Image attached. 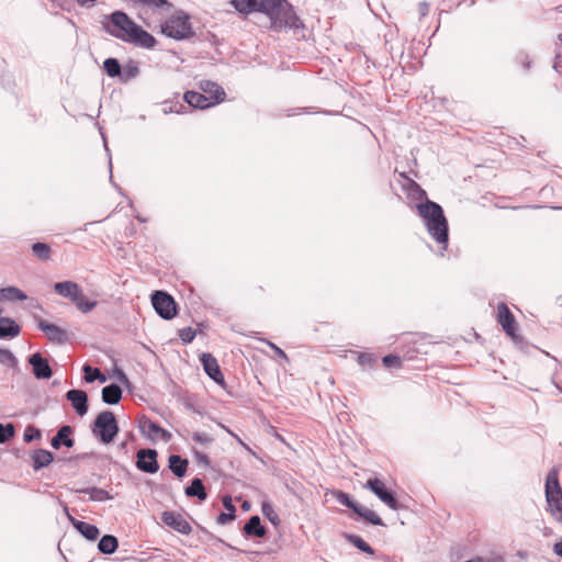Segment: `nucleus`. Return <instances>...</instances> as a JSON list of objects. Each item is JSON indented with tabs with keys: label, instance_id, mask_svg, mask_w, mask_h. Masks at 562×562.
Returning a JSON list of instances; mask_svg holds the SVG:
<instances>
[{
	"label": "nucleus",
	"instance_id": "nucleus-59",
	"mask_svg": "<svg viewBox=\"0 0 562 562\" xmlns=\"http://www.w3.org/2000/svg\"><path fill=\"white\" fill-rule=\"evenodd\" d=\"M419 13L422 16H425L429 12V4L427 2H420L419 3Z\"/></svg>",
	"mask_w": 562,
	"mask_h": 562
},
{
	"label": "nucleus",
	"instance_id": "nucleus-48",
	"mask_svg": "<svg viewBox=\"0 0 562 562\" xmlns=\"http://www.w3.org/2000/svg\"><path fill=\"white\" fill-rule=\"evenodd\" d=\"M382 362L385 368L401 367V358L395 355H387V356L383 357Z\"/></svg>",
	"mask_w": 562,
	"mask_h": 562
},
{
	"label": "nucleus",
	"instance_id": "nucleus-46",
	"mask_svg": "<svg viewBox=\"0 0 562 562\" xmlns=\"http://www.w3.org/2000/svg\"><path fill=\"white\" fill-rule=\"evenodd\" d=\"M554 490H561L559 480L555 473H549L546 480V494Z\"/></svg>",
	"mask_w": 562,
	"mask_h": 562
},
{
	"label": "nucleus",
	"instance_id": "nucleus-14",
	"mask_svg": "<svg viewBox=\"0 0 562 562\" xmlns=\"http://www.w3.org/2000/svg\"><path fill=\"white\" fill-rule=\"evenodd\" d=\"M497 321L509 337H516L517 325L515 317L503 302L497 304Z\"/></svg>",
	"mask_w": 562,
	"mask_h": 562
},
{
	"label": "nucleus",
	"instance_id": "nucleus-2",
	"mask_svg": "<svg viewBox=\"0 0 562 562\" xmlns=\"http://www.w3.org/2000/svg\"><path fill=\"white\" fill-rule=\"evenodd\" d=\"M267 8L265 15L270 20L271 31L297 33L299 30H305L303 20L289 0H269Z\"/></svg>",
	"mask_w": 562,
	"mask_h": 562
},
{
	"label": "nucleus",
	"instance_id": "nucleus-35",
	"mask_svg": "<svg viewBox=\"0 0 562 562\" xmlns=\"http://www.w3.org/2000/svg\"><path fill=\"white\" fill-rule=\"evenodd\" d=\"M182 102L187 105H203L206 101V97L195 90H187L181 97Z\"/></svg>",
	"mask_w": 562,
	"mask_h": 562
},
{
	"label": "nucleus",
	"instance_id": "nucleus-42",
	"mask_svg": "<svg viewBox=\"0 0 562 562\" xmlns=\"http://www.w3.org/2000/svg\"><path fill=\"white\" fill-rule=\"evenodd\" d=\"M375 357L372 353L359 352L357 356V362L363 369H371L375 363Z\"/></svg>",
	"mask_w": 562,
	"mask_h": 562
},
{
	"label": "nucleus",
	"instance_id": "nucleus-11",
	"mask_svg": "<svg viewBox=\"0 0 562 562\" xmlns=\"http://www.w3.org/2000/svg\"><path fill=\"white\" fill-rule=\"evenodd\" d=\"M158 453L154 449H139L136 453V468L145 473L155 474L159 470Z\"/></svg>",
	"mask_w": 562,
	"mask_h": 562
},
{
	"label": "nucleus",
	"instance_id": "nucleus-16",
	"mask_svg": "<svg viewBox=\"0 0 562 562\" xmlns=\"http://www.w3.org/2000/svg\"><path fill=\"white\" fill-rule=\"evenodd\" d=\"M205 373L217 384H224V375L220 369L217 360L211 353H202L200 357Z\"/></svg>",
	"mask_w": 562,
	"mask_h": 562
},
{
	"label": "nucleus",
	"instance_id": "nucleus-19",
	"mask_svg": "<svg viewBox=\"0 0 562 562\" xmlns=\"http://www.w3.org/2000/svg\"><path fill=\"white\" fill-rule=\"evenodd\" d=\"M65 513L67 515V517L69 518V520L71 521L72 526L88 540H95L100 533L99 529L97 528V526L94 525H91L89 522H86V521H80V520H77L75 519L71 515H69L68 513V507L65 506Z\"/></svg>",
	"mask_w": 562,
	"mask_h": 562
},
{
	"label": "nucleus",
	"instance_id": "nucleus-1",
	"mask_svg": "<svg viewBox=\"0 0 562 562\" xmlns=\"http://www.w3.org/2000/svg\"><path fill=\"white\" fill-rule=\"evenodd\" d=\"M418 215L430 237L440 246V254L448 247L449 226L442 207L426 198L425 202L416 205Z\"/></svg>",
	"mask_w": 562,
	"mask_h": 562
},
{
	"label": "nucleus",
	"instance_id": "nucleus-47",
	"mask_svg": "<svg viewBox=\"0 0 562 562\" xmlns=\"http://www.w3.org/2000/svg\"><path fill=\"white\" fill-rule=\"evenodd\" d=\"M41 438V430L35 428L34 426H27L24 430L23 440L25 442H32L35 439Z\"/></svg>",
	"mask_w": 562,
	"mask_h": 562
},
{
	"label": "nucleus",
	"instance_id": "nucleus-49",
	"mask_svg": "<svg viewBox=\"0 0 562 562\" xmlns=\"http://www.w3.org/2000/svg\"><path fill=\"white\" fill-rule=\"evenodd\" d=\"M179 337L183 342L189 344L194 339L195 331L191 327H184L179 330Z\"/></svg>",
	"mask_w": 562,
	"mask_h": 562
},
{
	"label": "nucleus",
	"instance_id": "nucleus-40",
	"mask_svg": "<svg viewBox=\"0 0 562 562\" xmlns=\"http://www.w3.org/2000/svg\"><path fill=\"white\" fill-rule=\"evenodd\" d=\"M333 496L336 498V501L340 504V505H344L350 509H352L355 512V509L357 508L358 504L351 499V497L349 496V494L342 492V491H334L333 492Z\"/></svg>",
	"mask_w": 562,
	"mask_h": 562
},
{
	"label": "nucleus",
	"instance_id": "nucleus-41",
	"mask_svg": "<svg viewBox=\"0 0 562 562\" xmlns=\"http://www.w3.org/2000/svg\"><path fill=\"white\" fill-rule=\"evenodd\" d=\"M262 515L273 525L278 526L280 524V518L273 506L270 503L265 502L261 506Z\"/></svg>",
	"mask_w": 562,
	"mask_h": 562
},
{
	"label": "nucleus",
	"instance_id": "nucleus-8",
	"mask_svg": "<svg viewBox=\"0 0 562 562\" xmlns=\"http://www.w3.org/2000/svg\"><path fill=\"white\" fill-rule=\"evenodd\" d=\"M364 487L369 488L381 502L393 510L398 509V502L395 495L389 491L384 483L379 479H370L366 482Z\"/></svg>",
	"mask_w": 562,
	"mask_h": 562
},
{
	"label": "nucleus",
	"instance_id": "nucleus-33",
	"mask_svg": "<svg viewBox=\"0 0 562 562\" xmlns=\"http://www.w3.org/2000/svg\"><path fill=\"white\" fill-rule=\"evenodd\" d=\"M355 513L363 518L366 521L374 525V526H383V521L373 510L366 508L358 504L357 508L355 509Z\"/></svg>",
	"mask_w": 562,
	"mask_h": 562
},
{
	"label": "nucleus",
	"instance_id": "nucleus-29",
	"mask_svg": "<svg viewBox=\"0 0 562 562\" xmlns=\"http://www.w3.org/2000/svg\"><path fill=\"white\" fill-rule=\"evenodd\" d=\"M76 492L89 495V498L93 502H103L113 498L108 491L97 486L79 488L76 490Z\"/></svg>",
	"mask_w": 562,
	"mask_h": 562
},
{
	"label": "nucleus",
	"instance_id": "nucleus-37",
	"mask_svg": "<svg viewBox=\"0 0 562 562\" xmlns=\"http://www.w3.org/2000/svg\"><path fill=\"white\" fill-rule=\"evenodd\" d=\"M346 539L349 543L355 546L361 552L368 553L370 555L374 554V549L367 543L361 537L357 535H346Z\"/></svg>",
	"mask_w": 562,
	"mask_h": 562
},
{
	"label": "nucleus",
	"instance_id": "nucleus-22",
	"mask_svg": "<svg viewBox=\"0 0 562 562\" xmlns=\"http://www.w3.org/2000/svg\"><path fill=\"white\" fill-rule=\"evenodd\" d=\"M246 536L262 538L266 536V528L261 525L260 517L251 516L243 528Z\"/></svg>",
	"mask_w": 562,
	"mask_h": 562
},
{
	"label": "nucleus",
	"instance_id": "nucleus-51",
	"mask_svg": "<svg viewBox=\"0 0 562 562\" xmlns=\"http://www.w3.org/2000/svg\"><path fill=\"white\" fill-rule=\"evenodd\" d=\"M180 92H173L172 98L165 99L160 105H182L180 99H181Z\"/></svg>",
	"mask_w": 562,
	"mask_h": 562
},
{
	"label": "nucleus",
	"instance_id": "nucleus-61",
	"mask_svg": "<svg viewBox=\"0 0 562 562\" xmlns=\"http://www.w3.org/2000/svg\"><path fill=\"white\" fill-rule=\"evenodd\" d=\"M186 108H179L178 110L175 111V113L177 114H184L187 113V111H183ZM173 112V108H169V111L168 110H164V114H168V113H171Z\"/></svg>",
	"mask_w": 562,
	"mask_h": 562
},
{
	"label": "nucleus",
	"instance_id": "nucleus-55",
	"mask_svg": "<svg viewBox=\"0 0 562 562\" xmlns=\"http://www.w3.org/2000/svg\"><path fill=\"white\" fill-rule=\"evenodd\" d=\"M440 5L442 11H450L453 8L459 7L460 2H456L454 0H442Z\"/></svg>",
	"mask_w": 562,
	"mask_h": 562
},
{
	"label": "nucleus",
	"instance_id": "nucleus-13",
	"mask_svg": "<svg viewBox=\"0 0 562 562\" xmlns=\"http://www.w3.org/2000/svg\"><path fill=\"white\" fill-rule=\"evenodd\" d=\"M161 520L165 525L182 535H189L192 531L190 524L179 513L164 512L161 515Z\"/></svg>",
	"mask_w": 562,
	"mask_h": 562
},
{
	"label": "nucleus",
	"instance_id": "nucleus-5",
	"mask_svg": "<svg viewBox=\"0 0 562 562\" xmlns=\"http://www.w3.org/2000/svg\"><path fill=\"white\" fill-rule=\"evenodd\" d=\"M91 430L102 443L112 442L119 432L115 415L110 411L101 412L95 417Z\"/></svg>",
	"mask_w": 562,
	"mask_h": 562
},
{
	"label": "nucleus",
	"instance_id": "nucleus-15",
	"mask_svg": "<svg viewBox=\"0 0 562 562\" xmlns=\"http://www.w3.org/2000/svg\"><path fill=\"white\" fill-rule=\"evenodd\" d=\"M33 374L37 380H47L53 375V370L47 361L40 352L33 353L29 358Z\"/></svg>",
	"mask_w": 562,
	"mask_h": 562
},
{
	"label": "nucleus",
	"instance_id": "nucleus-21",
	"mask_svg": "<svg viewBox=\"0 0 562 562\" xmlns=\"http://www.w3.org/2000/svg\"><path fill=\"white\" fill-rule=\"evenodd\" d=\"M54 291L61 297L69 299L72 302L81 289L74 281H61L54 284Z\"/></svg>",
	"mask_w": 562,
	"mask_h": 562
},
{
	"label": "nucleus",
	"instance_id": "nucleus-39",
	"mask_svg": "<svg viewBox=\"0 0 562 562\" xmlns=\"http://www.w3.org/2000/svg\"><path fill=\"white\" fill-rule=\"evenodd\" d=\"M32 251L34 256L42 261H47L50 259L52 249L48 244L35 243L32 246Z\"/></svg>",
	"mask_w": 562,
	"mask_h": 562
},
{
	"label": "nucleus",
	"instance_id": "nucleus-23",
	"mask_svg": "<svg viewBox=\"0 0 562 562\" xmlns=\"http://www.w3.org/2000/svg\"><path fill=\"white\" fill-rule=\"evenodd\" d=\"M21 331L20 326L10 317H0V338H13Z\"/></svg>",
	"mask_w": 562,
	"mask_h": 562
},
{
	"label": "nucleus",
	"instance_id": "nucleus-60",
	"mask_svg": "<svg viewBox=\"0 0 562 562\" xmlns=\"http://www.w3.org/2000/svg\"><path fill=\"white\" fill-rule=\"evenodd\" d=\"M553 552H554L557 555H559V557H561V558H562V541H559V542L554 543V546H553Z\"/></svg>",
	"mask_w": 562,
	"mask_h": 562
},
{
	"label": "nucleus",
	"instance_id": "nucleus-17",
	"mask_svg": "<svg viewBox=\"0 0 562 562\" xmlns=\"http://www.w3.org/2000/svg\"><path fill=\"white\" fill-rule=\"evenodd\" d=\"M157 40L149 32L144 30L140 25H136L133 35L128 42L136 47L153 49L157 45Z\"/></svg>",
	"mask_w": 562,
	"mask_h": 562
},
{
	"label": "nucleus",
	"instance_id": "nucleus-38",
	"mask_svg": "<svg viewBox=\"0 0 562 562\" xmlns=\"http://www.w3.org/2000/svg\"><path fill=\"white\" fill-rule=\"evenodd\" d=\"M1 296L8 301H24L27 299L26 294L15 286H8L1 290Z\"/></svg>",
	"mask_w": 562,
	"mask_h": 562
},
{
	"label": "nucleus",
	"instance_id": "nucleus-43",
	"mask_svg": "<svg viewBox=\"0 0 562 562\" xmlns=\"http://www.w3.org/2000/svg\"><path fill=\"white\" fill-rule=\"evenodd\" d=\"M552 68L562 74V33L559 35V43H557L555 56Z\"/></svg>",
	"mask_w": 562,
	"mask_h": 562
},
{
	"label": "nucleus",
	"instance_id": "nucleus-50",
	"mask_svg": "<svg viewBox=\"0 0 562 562\" xmlns=\"http://www.w3.org/2000/svg\"><path fill=\"white\" fill-rule=\"evenodd\" d=\"M192 439L195 442H199L202 445H207L213 441V438L207 432H199V431H195L192 434Z\"/></svg>",
	"mask_w": 562,
	"mask_h": 562
},
{
	"label": "nucleus",
	"instance_id": "nucleus-31",
	"mask_svg": "<svg viewBox=\"0 0 562 562\" xmlns=\"http://www.w3.org/2000/svg\"><path fill=\"white\" fill-rule=\"evenodd\" d=\"M119 547L117 538L112 535H104L98 543V549L103 554H112Z\"/></svg>",
	"mask_w": 562,
	"mask_h": 562
},
{
	"label": "nucleus",
	"instance_id": "nucleus-25",
	"mask_svg": "<svg viewBox=\"0 0 562 562\" xmlns=\"http://www.w3.org/2000/svg\"><path fill=\"white\" fill-rule=\"evenodd\" d=\"M122 398V389L119 384L112 383L102 389V401L108 405H115Z\"/></svg>",
	"mask_w": 562,
	"mask_h": 562
},
{
	"label": "nucleus",
	"instance_id": "nucleus-6",
	"mask_svg": "<svg viewBox=\"0 0 562 562\" xmlns=\"http://www.w3.org/2000/svg\"><path fill=\"white\" fill-rule=\"evenodd\" d=\"M151 304L156 313L164 319H171L177 315V304L173 297L165 291H155L151 294Z\"/></svg>",
	"mask_w": 562,
	"mask_h": 562
},
{
	"label": "nucleus",
	"instance_id": "nucleus-3",
	"mask_svg": "<svg viewBox=\"0 0 562 562\" xmlns=\"http://www.w3.org/2000/svg\"><path fill=\"white\" fill-rule=\"evenodd\" d=\"M160 33L176 41H189L196 35L191 23V15L183 10H176L161 22Z\"/></svg>",
	"mask_w": 562,
	"mask_h": 562
},
{
	"label": "nucleus",
	"instance_id": "nucleus-58",
	"mask_svg": "<svg viewBox=\"0 0 562 562\" xmlns=\"http://www.w3.org/2000/svg\"><path fill=\"white\" fill-rule=\"evenodd\" d=\"M79 7H82V8H91L94 5V3L97 2V0H75Z\"/></svg>",
	"mask_w": 562,
	"mask_h": 562
},
{
	"label": "nucleus",
	"instance_id": "nucleus-44",
	"mask_svg": "<svg viewBox=\"0 0 562 562\" xmlns=\"http://www.w3.org/2000/svg\"><path fill=\"white\" fill-rule=\"evenodd\" d=\"M0 363L7 367H15L18 361L10 350L0 348Z\"/></svg>",
	"mask_w": 562,
	"mask_h": 562
},
{
	"label": "nucleus",
	"instance_id": "nucleus-54",
	"mask_svg": "<svg viewBox=\"0 0 562 562\" xmlns=\"http://www.w3.org/2000/svg\"><path fill=\"white\" fill-rule=\"evenodd\" d=\"M53 2L56 7L64 11H70L71 8V1L70 0H49Z\"/></svg>",
	"mask_w": 562,
	"mask_h": 562
},
{
	"label": "nucleus",
	"instance_id": "nucleus-18",
	"mask_svg": "<svg viewBox=\"0 0 562 562\" xmlns=\"http://www.w3.org/2000/svg\"><path fill=\"white\" fill-rule=\"evenodd\" d=\"M66 398L79 416H83L88 412V395L82 390L72 389L66 393Z\"/></svg>",
	"mask_w": 562,
	"mask_h": 562
},
{
	"label": "nucleus",
	"instance_id": "nucleus-12",
	"mask_svg": "<svg viewBox=\"0 0 562 562\" xmlns=\"http://www.w3.org/2000/svg\"><path fill=\"white\" fill-rule=\"evenodd\" d=\"M269 0H229V4L244 16L254 12L265 14Z\"/></svg>",
	"mask_w": 562,
	"mask_h": 562
},
{
	"label": "nucleus",
	"instance_id": "nucleus-53",
	"mask_svg": "<svg viewBox=\"0 0 562 562\" xmlns=\"http://www.w3.org/2000/svg\"><path fill=\"white\" fill-rule=\"evenodd\" d=\"M235 513L233 512H229V513H221L217 518H216V521L217 524L220 525H225L227 524L228 521H232L235 519Z\"/></svg>",
	"mask_w": 562,
	"mask_h": 562
},
{
	"label": "nucleus",
	"instance_id": "nucleus-45",
	"mask_svg": "<svg viewBox=\"0 0 562 562\" xmlns=\"http://www.w3.org/2000/svg\"><path fill=\"white\" fill-rule=\"evenodd\" d=\"M14 436V427L12 424H0V443L7 442Z\"/></svg>",
	"mask_w": 562,
	"mask_h": 562
},
{
	"label": "nucleus",
	"instance_id": "nucleus-30",
	"mask_svg": "<svg viewBox=\"0 0 562 562\" xmlns=\"http://www.w3.org/2000/svg\"><path fill=\"white\" fill-rule=\"evenodd\" d=\"M169 469L177 477H182L188 469V460L182 459L178 454H171L169 457Z\"/></svg>",
	"mask_w": 562,
	"mask_h": 562
},
{
	"label": "nucleus",
	"instance_id": "nucleus-7",
	"mask_svg": "<svg viewBox=\"0 0 562 562\" xmlns=\"http://www.w3.org/2000/svg\"><path fill=\"white\" fill-rule=\"evenodd\" d=\"M138 428L142 435L153 442H155L158 439H161L164 442H169L172 438L170 431L160 427L157 423L153 422L150 418L146 416H142L139 418Z\"/></svg>",
	"mask_w": 562,
	"mask_h": 562
},
{
	"label": "nucleus",
	"instance_id": "nucleus-57",
	"mask_svg": "<svg viewBox=\"0 0 562 562\" xmlns=\"http://www.w3.org/2000/svg\"><path fill=\"white\" fill-rule=\"evenodd\" d=\"M267 345L281 358L283 359H288L286 357V353L281 349L279 348L277 345L270 342V341H267Z\"/></svg>",
	"mask_w": 562,
	"mask_h": 562
},
{
	"label": "nucleus",
	"instance_id": "nucleus-24",
	"mask_svg": "<svg viewBox=\"0 0 562 562\" xmlns=\"http://www.w3.org/2000/svg\"><path fill=\"white\" fill-rule=\"evenodd\" d=\"M547 503L557 519L562 520V490L546 494Z\"/></svg>",
	"mask_w": 562,
	"mask_h": 562
},
{
	"label": "nucleus",
	"instance_id": "nucleus-56",
	"mask_svg": "<svg viewBox=\"0 0 562 562\" xmlns=\"http://www.w3.org/2000/svg\"><path fill=\"white\" fill-rule=\"evenodd\" d=\"M223 505L226 508L227 513H229V512L236 513V508L233 505L232 499H231L229 496H225L223 498Z\"/></svg>",
	"mask_w": 562,
	"mask_h": 562
},
{
	"label": "nucleus",
	"instance_id": "nucleus-9",
	"mask_svg": "<svg viewBox=\"0 0 562 562\" xmlns=\"http://www.w3.org/2000/svg\"><path fill=\"white\" fill-rule=\"evenodd\" d=\"M34 321L38 329H41L46 335L50 342L56 345H64L68 341V334L61 327L46 322L38 315H34Z\"/></svg>",
	"mask_w": 562,
	"mask_h": 562
},
{
	"label": "nucleus",
	"instance_id": "nucleus-28",
	"mask_svg": "<svg viewBox=\"0 0 562 562\" xmlns=\"http://www.w3.org/2000/svg\"><path fill=\"white\" fill-rule=\"evenodd\" d=\"M184 493L189 497H196L200 501H205L207 497L204 484L200 477H194L190 485L184 490Z\"/></svg>",
	"mask_w": 562,
	"mask_h": 562
},
{
	"label": "nucleus",
	"instance_id": "nucleus-64",
	"mask_svg": "<svg viewBox=\"0 0 562 562\" xmlns=\"http://www.w3.org/2000/svg\"><path fill=\"white\" fill-rule=\"evenodd\" d=\"M100 133L102 135V138H103V142H104V148L106 151H109V148H108V145H106V142H105V137H104V134L102 133V131L100 130Z\"/></svg>",
	"mask_w": 562,
	"mask_h": 562
},
{
	"label": "nucleus",
	"instance_id": "nucleus-20",
	"mask_svg": "<svg viewBox=\"0 0 562 562\" xmlns=\"http://www.w3.org/2000/svg\"><path fill=\"white\" fill-rule=\"evenodd\" d=\"M72 434V428L69 425L61 426L57 434L52 438L50 445L54 449H59L61 446L67 448H72L75 445V440L70 437Z\"/></svg>",
	"mask_w": 562,
	"mask_h": 562
},
{
	"label": "nucleus",
	"instance_id": "nucleus-63",
	"mask_svg": "<svg viewBox=\"0 0 562 562\" xmlns=\"http://www.w3.org/2000/svg\"><path fill=\"white\" fill-rule=\"evenodd\" d=\"M119 379H120L121 381H127V378H126L125 373H124V372H122V371H120V372H119Z\"/></svg>",
	"mask_w": 562,
	"mask_h": 562
},
{
	"label": "nucleus",
	"instance_id": "nucleus-34",
	"mask_svg": "<svg viewBox=\"0 0 562 562\" xmlns=\"http://www.w3.org/2000/svg\"><path fill=\"white\" fill-rule=\"evenodd\" d=\"M72 303L80 312L85 314L91 312L98 304L97 301L88 300L86 295L82 293V290L79 292V294H77L76 297H74Z\"/></svg>",
	"mask_w": 562,
	"mask_h": 562
},
{
	"label": "nucleus",
	"instance_id": "nucleus-32",
	"mask_svg": "<svg viewBox=\"0 0 562 562\" xmlns=\"http://www.w3.org/2000/svg\"><path fill=\"white\" fill-rule=\"evenodd\" d=\"M102 69L110 78L117 79L122 70V65L117 58L108 57L103 61Z\"/></svg>",
	"mask_w": 562,
	"mask_h": 562
},
{
	"label": "nucleus",
	"instance_id": "nucleus-62",
	"mask_svg": "<svg viewBox=\"0 0 562 562\" xmlns=\"http://www.w3.org/2000/svg\"><path fill=\"white\" fill-rule=\"evenodd\" d=\"M196 457L201 462L209 463V459L205 454L198 453Z\"/></svg>",
	"mask_w": 562,
	"mask_h": 562
},
{
	"label": "nucleus",
	"instance_id": "nucleus-27",
	"mask_svg": "<svg viewBox=\"0 0 562 562\" xmlns=\"http://www.w3.org/2000/svg\"><path fill=\"white\" fill-rule=\"evenodd\" d=\"M32 461H33V469L34 470H40L44 467H47L49 465L53 460H54V457H53V453L48 450H45V449H37L35 450L32 456Z\"/></svg>",
	"mask_w": 562,
	"mask_h": 562
},
{
	"label": "nucleus",
	"instance_id": "nucleus-26",
	"mask_svg": "<svg viewBox=\"0 0 562 562\" xmlns=\"http://www.w3.org/2000/svg\"><path fill=\"white\" fill-rule=\"evenodd\" d=\"M138 75V64L133 59H128L127 63L122 65V70L117 80L122 83H127L128 81L135 79Z\"/></svg>",
	"mask_w": 562,
	"mask_h": 562
},
{
	"label": "nucleus",
	"instance_id": "nucleus-4",
	"mask_svg": "<svg viewBox=\"0 0 562 562\" xmlns=\"http://www.w3.org/2000/svg\"><path fill=\"white\" fill-rule=\"evenodd\" d=\"M137 23L122 10H115L104 16L102 29L104 32L124 43H128Z\"/></svg>",
	"mask_w": 562,
	"mask_h": 562
},
{
	"label": "nucleus",
	"instance_id": "nucleus-52",
	"mask_svg": "<svg viewBox=\"0 0 562 562\" xmlns=\"http://www.w3.org/2000/svg\"><path fill=\"white\" fill-rule=\"evenodd\" d=\"M517 58H518V61H519L521 68L525 71H528L531 68V59L527 54L520 53Z\"/></svg>",
	"mask_w": 562,
	"mask_h": 562
},
{
	"label": "nucleus",
	"instance_id": "nucleus-36",
	"mask_svg": "<svg viewBox=\"0 0 562 562\" xmlns=\"http://www.w3.org/2000/svg\"><path fill=\"white\" fill-rule=\"evenodd\" d=\"M85 380L88 383H92L98 380L100 383H104L106 381V376L98 369L92 368L89 364L83 366Z\"/></svg>",
	"mask_w": 562,
	"mask_h": 562
},
{
	"label": "nucleus",
	"instance_id": "nucleus-10",
	"mask_svg": "<svg viewBox=\"0 0 562 562\" xmlns=\"http://www.w3.org/2000/svg\"><path fill=\"white\" fill-rule=\"evenodd\" d=\"M201 93L206 97L203 105H220L226 100L224 88L215 81L202 80L200 82Z\"/></svg>",
	"mask_w": 562,
	"mask_h": 562
}]
</instances>
